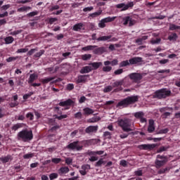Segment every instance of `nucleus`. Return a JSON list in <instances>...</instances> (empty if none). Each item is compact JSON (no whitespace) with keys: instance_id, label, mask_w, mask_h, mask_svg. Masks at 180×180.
<instances>
[{"instance_id":"obj_7","label":"nucleus","mask_w":180,"mask_h":180,"mask_svg":"<svg viewBox=\"0 0 180 180\" xmlns=\"http://www.w3.org/2000/svg\"><path fill=\"white\" fill-rule=\"evenodd\" d=\"M129 77L130 79H132L134 82H139V81L143 79V75L141 73H131Z\"/></svg>"},{"instance_id":"obj_34","label":"nucleus","mask_w":180,"mask_h":180,"mask_svg":"<svg viewBox=\"0 0 180 180\" xmlns=\"http://www.w3.org/2000/svg\"><path fill=\"white\" fill-rule=\"evenodd\" d=\"M170 169H171V168H169V167H166L165 169H160L159 171H158V174L159 175H161L162 174H165L166 172H169Z\"/></svg>"},{"instance_id":"obj_61","label":"nucleus","mask_w":180,"mask_h":180,"mask_svg":"<svg viewBox=\"0 0 180 180\" xmlns=\"http://www.w3.org/2000/svg\"><path fill=\"white\" fill-rule=\"evenodd\" d=\"M167 150H168V147L162 146L158 149V153H162V151H167Z\"/></svg>"},{"instance_id":"obj_13","label":"nucleus","mask_w":180,"mask_h":180,"mask_svg":"<svg viewBox=\"0 0 180 180\" xmlns=\"http://www.w3.org/2000/svg\"><path fill=\"white\" fill-rule=\"evenodd\" d=\"M102 62H94L89 63V65L91 67V71H93V70H98L99 67H102Z\"/></svg>"},{"instance_id":"obj_26","label":"nucleus","mask_w":180,"mask_h":180,"mask_svg":"<svg viewBox=\"0 0 180 180\" xmlns=\"http://www.w3.org/2000/svg\"><path fill=\"white\" fill-rule=\"evenodd\" d=\"M22 127H23V124L17 123L11 127V130L16 131L17 130H19V129H22Z\"/></svg>"},{"instance_id":"obj_58","label":"nucleus","mask_w":180,"mask_h":180,"mask_svg":"<svg viewBox=\"0 0 180 180\" xmlns=\"http://www.w3.org/2000/svg\"><path fill=\"white\" fill-rule=\"evenodd\" d=\"M21 32H22V30H16V31H14V32H11L10 33V34L11 36H16V34H20Z\"/></svg>"},{"instance_id":"obj_19","label":"nucleus","mask_w":180,"mask_h":180,"mask_svg":"<svg viewBox=\"0 0 180 180\" xmlns=\"http://www.w3.org/2000/svg\"><path fill=\"white\" fill-rule=\"evenodd\" d=\"M112 39V35L103 36L97 38V41H109Z\"/></svg>"},{"instance_id":"obj_17","label":"nucleus","mask_w":180,"mask_h":180,"mask_svg":"<svg viewBox=\"0 0 180 180\" xmlns=\"http://www.w3.org/2000/svg\"><path fill=\"white\" fill-rule=\"evenodd\" d=\"M166 162H167L166 160H156L155 162V167L158 169L161 168V167H164V165H165Z\"/></svg>"},{"instance_id":"obj_48","label":"nucleus","mask_w":180,"mask_h":180,"mask_svg":"<svg viewBox=\"0 0 180 180\" xmlns=\"http://www.w3.org/2000/svg\"><path fill=\"white\" fill-rule=\"evenodd\" d=\"M38 14H39V11H35L27 14V16H28V18H33V16H36V15H38Z\"/></svg>"},{"instance_id":"obj_11","label":"nucleus","mask_w":180,"mask_h":180,"mask_svg":"<svg viewBox=\"0 0 180 180\" xmlns=\"http://www.w3.org/2000/svg\"><path fill=\"white\" fill-rule=\"evenodd\" d=\"M131 6H133V3H129L128 4H124V3H122L117 4L116 6V8H117L118 9H121V8H122V11H127V9L131 8Z\"/></svg>"},{"instance_id":"obj_9","label":"nucleus","mask_w":180,"mask_h":180,"mask_svg":"<svg viewBox=\"0 0 180 180\" xmlns=\"http://www.w3.org/2000/svg\"><path fill=\"white\" fill-rule=\"evenodd\" d=\"M123 25L126 26V25H129V26H134V25H136V20H132V18L130 16H127L123 18Z\"/></svg>"},{"instance_id":"obj_38","label":"nucleus","mask_w":180,"mask_h":180,"mask_svg":"<svg viewBox=\"0 0 180 180\" xmlns=\"http://www.w3.org/2000/svg\"><path fill=\"white\" fill-rule=\"evenodd\" d=\"M84 115H93L94 113V110L89 108H86L84 110Z\"/></svg>"},{"instance_id":"obj_4","label":"nucleus","mask_w":180,"mask_h":180,"mask_svg":"<svg viewBox=\"0 0 180 180\" xmlns=\"http://www.w3.org/2000/svg\"><path fill=\"white\" fill-rule=\"evenodd\" d=\"M168 96H171V90L161 89L155 91L153 94V99H165Z\"/></svg>"},{"instance_id":"obj_2","label":"nucleus","mask_w":180,"mask_h":180,"mask_svg":"<svg viewBox=\"0 0 180 180\" xmlns=\"http://www.w3.org/2000/svg\"><path fill=\"white\" fill-rule=\"evenodd\" d=\"M17 139L19 141L26 143L33 139V131L32 130L23 129L18 132L17 134Z\"/></svg>"},{"instance_id":"obj_15","label":"nucleus","mask_w":180,"mask_h":180,"mask_svg":"<svg viewBox=\"0 0 180 180\" xmlns=\"http://www.w3.org/2000/svg\"><path fill=\"white\" fill-rule=\"evenodd\" d=\"M155 130V126H154V120H149V124L148 127V133H153Z\"/></svg>"},{"instance_id":"obj_24","label":"nucleus","mask_w":180,"mask_h":180,"mask_svg":"<svg viewBox=\"0 0 180 180\" xmlns=\"http://www.w3.org/2000/svg\"><path fill=\"white\" fill-rule=\"evenodd\" d=\"M123 84H124V79L116 81L112 84V88H117V86H122Z\"/></svg>"},{"instance_id":"obj_39","label":"nucleus","mask_w":180,"mask_h":180,"mask_svg":"<svg viewBox=\"0 0 180 180\" xmlns=\"http://www.w3.org/2000/svg\"><path fill=\"white\" fill-rule=\"evenodd\" d=\"M92 55L91 54H84L82 56V60L84 61H87V60H91Z\"/></svg>"},{"instance_id":"obj_18","label":"nucleus","mask_w":180,"mask_h":180,"mask_svg":"<svg viewBox=\"0 0 180 180\" xmlns=\"http://www.w3.org/2000/svg\"><path fill=\"white\" fill-rule=\"evenodd\" d=\"M119 64V60L117 59H113L112 61L106 60L104 62V65H117Z\"/></svg>"},{"instance_id":"obj_49","label":"nucleus","mask_w":180,"mask_h":180,"mask_svg":"<svg viewBox=\"0 0 180 180\" xmlns=\"http://www.w3.org/2000/svg\"><path fill=\"white\" fill-rule=\"evenodd\" d=\"M102 164H105L103 159L101 158L97 162H96L95 167H102Z\"/></svg>"},{"instance_id":"obj_44","label":"nucleus","mask_w":180,"mask_h":180,"mask_svg":"<svg viewBox=\"0 0 180 180\" xmlns=\"http://www.w3.org/2000/svg\"><path fill=\"white\" fill-rule=\"evenodd\" d=\"M134 175H136V176H143V170L141 169H138L136 171L134 172Z\"/></svg>"},{"instance_id":"obj_56","label":"nucleus","mask_w":180,"mask_h":180,"mask_svg":"<svg viewBox=\"0 0 180 180\" xmlns=\"http://www.w3.org/2000/svg\"><path fill=\"white\" fill-rule=\"evenodd\" d=\"M27 51H29L28 49H18L16 53H27Z\"/></svg>"},{"instance_id":"obj_46","label":"nucleus","mask_w":180,"mask_h":180,"mask_svg":"<svg viewBox=\"0 0 180 180\" xmlns=\"http://www.w3.org/2000/svg\"><path fill=\"white\" fill-rule=\"evenodd\" d=\"M178 29H180L179 26L176 25L174 24L169 25V30H178Z\"/></svg>"},{"instance_id":"obj_37","label":"nucleus","mask_w":180,"mask_h":180,"mask_svg":"<svg viewBox=\"0 0 180 180\" xmlns=\"http://www.w3.org/2000/svg\"><path fill=\"white\" fill-rule=\"evenodd\" d=\"M134 117L136 119H141V117H144V112L140 111L134 113Z\"/></svg>"},{"instance_id":"obj_6","label":"nucleus","mask_w":180,"mask_h":180,"mask_svg":"<svg viewBox=\"0 0 180 180\" xmlns=\"http://www.w3.org/2000/svg\"><path fill=\"white\" fill-rule=\"evenodd\" d=\"M79 143V141H78L70 143L69 145H68V148H69V150H76V151H81V150H82L83 146H79L78 144Z\"/></svg>"},{"instance_id":"obj_21","label":"nucleus","mask_w":180,"mask_h":180,"mask_svg":"<svg viewBox=\"0 0 180 180\" xmlns=\"http://www.w3.org/2000/svg\"><path fill=\"white\" fill-rule=\"evenodd\" d=\"M39 77V76H37V75L36 74H31L30 75V78L28 80V84H33V82H34V81H36V79H37V78Z\"/></svg>"},{"instance_id":"obj_23","label":"nucleus","mask_w":180,"mask_h":180,"mask_svg":"<svg viewBox=\"0 0 180 180\" xmlns=\"http://www.w3.org/2000/svg\"><path fill=\"white\" fill-rule=\"evenodd\" d=\"M99 120H101V117L98 116H94L91 118H89L87 120L88 123H96L97 122H99Z\"/></svg>"},{"instance_id":"obj_29","label":"nucleus","mask_w":180,"mask_h":180,"mask_svg":"<svg viewBox=\"0 0 180 180\" xmlns=\"http://www.w3.org/2000/svg\"><path fill=\"white\" fill-rule=\"evenodd\" d=\"M82 26H84V25L82 23H77V24H75L74 26H73V30L75 32H78V30H81V29H82Z\"/></svg>"},{"instance_id":"obj_41","label":"nucleus","mask_w":180,"mask_h":180,"mask_svg":"<svg viewBox=\"0 0 180 180\" xmlns=\"http://www.w3.org/2000/svg\"><path fill=\"white\" fill-rule=\"evenodd\" d=\"M103 72H110V71H112V67L109 65H105L103 67Z\"/></svg>"},{"instance_id":"obj_45","label":"nucleus","mask_w":180,"mask_h":180,"mask_svg":"<svg viewBox=\"0 0 180 180\" xmlns=\"http://www.w3.org/2000/svg\"><path fill=\"white\" fill-rule=\"evenodd\" d=\"M34 157V153H27L23 155L25 160H29V158H33Z\"/></svg>"},{"instance_id":"obj_43","label":"nucleus","mask_w":180,"mask_h":180,"mask_svg":"<svg viewBox=\"0 0 180 180\" xmlns=\"http://www.w3.org/2000/svg\"><path fill=\"white\" fill-rule=\"evenodd\" d=\"M43 54H44V50H40L39 52H37V53H35L34 55V57L35 58H38L39 57H41V56H43Z\"/></svg>"},{"instance_id":"obj_42","label":"nucleus","mask_w":180,"mask_h":180,"mask_svg":"<svg viewBox=\"0 0 180 180\" xmlns=\"http://www.w3.org/2000/svg\"><path fill=\"white\" fill-rule=\"evenodd\" d=\"M54 117L56 119H58V120H63V119H67V117H68V115H62L60 116H58L57 115H54Z\"/></svg>"},{"instance_id":"obj_40","label":"nucleus","mask_w":180,"mask_h":180,"mask_svg":"<svg viewBox=\"0 0 180 180\" xmlns=\"http://www.w3.org/2000/svg\"><path fill=\"white\" fill-rule=\"evenodd\" d=\"M168 39L170 41H172V40L175 41L178 39V35H176V33H173L169 36Z\"/></svg>"},{"instance_id":"obj_64","label":"nucleus","mask_w":180,"mask_h":180,"mask_svg":"<svg viewBox=\"0 0 180 180\" xmlns=\"http://www.w3.org/2000/svg\"><path fill=\"white\" fill-rule=\"evenodd\" d=\"M73 89H74V84H68L67 85L68 91H72Z\"/></svg>"},{"instance_id":"obj_16","label":"nucleus","mask_w":180,"mask_h":180,"mask_svg":"<svg viewBox=\"0 0 180 180\" xmlns=\"http://www.w3.org/2000/svg\"><path fill=\"white\" fill-rule=\"evenodd\" d=\"M92 71V67L89 65V66H84L80 70V74H88Z\"/></svg>"},{"instance_id":"obj_51","label":"nucleus","mask_w":180,"mask_h":180,"mask_svg":"<svg viewBox=\"0 0 180 180\" xmlns=\"http://www.w3.org/2000/svg\"><path fill=\"white\" fill-rule=\"evenodd\" d=\"M58 19L57 18H49V25H53V23L57 22Z\"/></svg>"},{"instance_id":"obj_1","label":"nucleus","mask_w":180,"mask_h":180,"mask_svg":"<svg viewBox=\"0 0 180 180\" xmlns=\"http://www.w3.org/2000/svg\"><path fill=\"white\" fill-rule=\"evenodd\" d=\"M118 126L122 128V130L125 133H129L134 130V127L131 126V122L129 119H121L117 121Z\"/></svg>"},{"instance_id":"obj_20","label":"nucleus","mask_w":180,"mask_h":180,"mask_svg":"<svg viewBox=\"0 0 180 180\" xmlns=\"http://www.w3.org/2000/svg\"><path fill=\"white\" fill-rule=\"evenodd\" d=\"M89 77V75H79V76H78L77 82L78 84H81V82H85V81H86V77Z\"/></svg>"},{"instance_id":"obj_3","label":"nucleus","mask_w":180,"mask_h":180,"mask_svg":"<svg viewBox=\"0 0 180 180\" xmlns=\"http://www.w3.org/2000/svg\"><path fill=\"white\" fill-rule=\"evenodd\" d=\"M139 96H128L127 98L120 101L117 105V108H120V106H122L123 108H127L129 105H133V103L139 102Z\"/></svg>"},{"instance_id":"obj_63","label":"nucleus","mask_w":180,"mask_h":180,"mask_svg":"<svg viewBox=\"0 0 180 180\" xmlns=\"http://www.w3.org/2000/svg\"><path fill=\"white\" fill-rule=\"evenodd\" d=\"M115 75H120V74H123V69H118L114 72Z\"/></svg>"},{"instance_id":"obj_27","label":"nucleus","mask_w":180,"mask_h":180,"mask_svg":"<svg viewBox=\"0 0 180 180\" xmlns=\"http://www.w3.org/2000/svg\"><path fill=\"white\" fill-rule=\"evenodd\" d=\"M102 15V10H98L97 12L89 14V18H92L93 19L95 18H98V16H101Z\"/></svg>"},{"instance_id":"obj_35","label":"nucleus","mask_w":180,"mask_h":180,"mask_svg":"<svg viewBox=\"0 0 180 180\" xmlns=\"http://www.w3.org/2000/svg\"><path fill=\"white\" fill-rule=\"evenodd\" d=\"M115 19H116V17H107L105 18H103V20L105 23H109L110 22H113V20H115Z\"/></svg>"},{"instance_id":"obj_36","label":"nucleus","mask_w":180,"mask_h":180,"mask_svg":"<svg viewBox=\"0 0 180 180\" xmlns=\"http://www.w3.org/2000/svg\"><path fill=\"white\" fill-rule=\"evenodd\" d=\"M127 65H131L130 61L129 60H123L120 63V67H127Z\"/></svg>"},{"instance_id":"obj_57","label":"nucleus","mask_w":180,"mask_h":180,"mask_svg":"<svg viewBox=\"0 0 180 180\" xmlns=\"http://www.w3.org/2000/svg\"><path fill=\"white\" fill-rule=\"evenodd\" d=\"M36 51H37V48L32 49L27 52V56H32L33 54H34V53H36Z\"/></svg>"},{"instance_id":"obj_28","label":"nucleus","mask_w":180,"mask_h":180,"mask_svg":"<svg viewBox=\"0 0 180 180\" xmlns=\"http://www.w3.org/2000/svg\"><path fill=\"white\" fill-rule=\"evenodd\" d=\"M56 77H46L44 79H41V82L42 84H49V82H51V81H53V79H55Z\"/></svg>"},{"instance_id":"obj_54","label":"nucleus","mask_w":180,"mask_h":180,"mask_svg":"<svg viewBox=\"0 0 180 180\" xmlns=\"http://www.w3.org/2000/svg\"><path fill=\"white\" fill-rule=\"evenodd\" d=\"M49 178L51 180L56 179L58 178V174L57 173H52L49 175Z\"/></svg>"},{"instance_id":"obj_14","label":"nucleus","mask_w":180,"mask_h":180,"mask_svg":"<svg viewBox=\"0 0 180 180\" xmlns=\"http://www.w3.org/2000/svg\"><path fill=\"white\" fill-rule=\"evenodd\" d=\"M106 51H108L106 48L104 46H101V47L95 49L93 51V53L94 54H103V53H106Z\"/></svg>"},{"instance_id":"obj_52","label":"nucleus","mask_w":180,"mask_h":180,"mask_svg":"<svg viewBox=\"0 0 180 180\" xmlns=\"http://www.w3.org/2000/svg\"><path fill=\"white\" fill-rule=\"evenodd\" d=\"M98 27H100L101 29H103V27H106V24L103 19L99 22Z\"/></svg>"},{"instance_id":"obj_8","label":"nucleus","mask_w":180,"mask_h":180,"mask_svg":"<svg viewBox=\"0 0 180 180\" xmlns=\"http://www.w3.org/2000/svg\"><path fill=\"white\" fill-rule=\"evenodd\" d=\"M98 125L96 126H89L85 129V133L87 134H94V133H96L98 131Z\"/></svg>"},{"instance_id":"obj_31","label":"nucleus","mask_w":180,"mask_h":180,"mask_svg":"<svg viewBox=\"0 0 180 180\" xmlns=\"http://www.w3.org/2000/svg\"><path fill=\"white\" fill-rule=\"evenodd\" d=\"M32 9V7L30 6H22L19 8H18V12H27V11Z\"/></svg>"},{"instance_id":"obj_30","label":"nucleus","mask_w":180,"mask_h":180,"mask_svg":"<svg viewBox=\"0 0 180 180\" xmlns=\"http://www.w3.org/2000/svg\"><path fill=\"white\" fill-rule=\"evenodd\" d=\"M15 39L13 38V37H7L4 39V41L6 44H12L13 43Z\"/></svg>"},{"instance_id":"obj_25","label":"nucleus","mask_w":180,"mask_h":180,"mask_svg":"<svg viewBox=\"0 0 180 180\" xmlns=\"http://www.w3.org/2000/svg\"><path fill=\"white\" fill-rule=\"evenodd\" d=\"M11 160V157L9 155L5 157L0 158V161L3 162V164H6V162H9Z\"/></svg>"},{"instance_id":"obj_5","label":"nucleus","mask_w":180,"mask_h":180,"mask_svg":"<svg viewBox=\"0 0 180 180\" xmlns=\"http://www.w3.org/2000/svg\"><path fill=\"white\" fill-rule=\"evenodd\" d=\"M129 61L131 65H141L144 64V60H143V58L141 57H134L130 58Z\"/></svg>"},{"instance_id":"obj_59","label":"nucleus","mask_w":180,"mask_h":180,"mask_svg":"<svg viewBox=\"0 0 180 180\" xmlns=\"http://www.w3.org/2000/svg\"><path fill=\"white\" fill-rule=\"evenodd\" d=\"M161 42V39H153L150 43L152 44H159V43Z\"/></svg>"},{"instance_id":"obj_50","label":"nucleus","mask_w":180,"mask_h":180,"mask_svg":"<svg viewBox=\"0 0 180 180\" xmlns=\"http://www.w3.org/2000/svg\"><path fill=\"white\" fill-rule=\"evenodd\" d=\"M58 9H60V6L58 5L51 6V8H49V11L53 12V11H58Z\"/></svg>"},{"instance_id":"obj_32","label":"nucleus","mask_w":180,"mask_h":180,"mask_svg":"<svg viewBox=\"0 0 180 180\" xmlns=\"http://www.w3.org/2000/svg\"><path fill=\"white\" fill-rule=\"evenodd\" d=\"M59 172L60 174H67L70 172V169L68 168V167H63L60 168Z\"/></svg>"},{"instance_id":"obj_33","label":"nucleus","mask_w":180,"mask_h":180,"mask_svg":"<svg viewBox=\"0 0 180 180\" xmlns=\"http://www.w3.org/2000/svg\"><path fill=\"white\" fill-rule=\"evenodd\" d=\"M20 58H22V57H20V56L9 57V58H8L6 60V61L7 63H12V61H16V60L20 59Z\"/></svg>"},{"instance_id":"obj_12","label":"nucleus","mask_w":180,"mask_h":180,"mask_svg":"<svg viewBox=\"0 0 180 180\" xmlns=\"http://www.w3.org/2000/svg\"><path fill=\"white\" fill-rule=\"evenodd\" d=\"M75 103V101L69 98V99L66 100L65 101L60 102L59 106H71L72 105H74Z\"/></svg>"},{"instance_id":"obj_53","label":"nucleus","mask_w":180,"mask_h":180,"mask_svg":"<svg viewBox=\"0 0 180 180\" xmlns=\"http://www.w3.org/2000/svg\"><path fill=\"white\" fill-rule=\"evenodd\" d=\"M112 89H113V86H108L105 88H104L103 92L105 93L110 92V91H112Z\"/></svg>"},{"instance_id":"obj_62","label":"nucleus","mask_w":180,"mask_h":180,"mask_svg":"<svg viewBox=\"0 0 180 180\" xmlns=\"http://www.w3.org/2000/svg\"><path fill=\"white\" fill-rule=\"evenodd\" d=\"M65 164H67L68 165H70V164H72V158H67L65 159Z\"/></svg>"},{"instance_id":"obj_60","label":"nucleus","mask_w":180,"mask_h":180,"mask_svg":"<svg viewBox=\"0 0 180 180\" xmlns=\"http://www.w3.org/2000/svg\"><path fill=\"white\" fill-rule=\"evenodd\" d=\"M91 11H94V6L86 7L83 9V12H91Z\"/></svg>"},{"instance_id":"obj_55","label":"nucleus","mask_w":180,"mask_h":180,"mask_svg":"<svg viewBox=\"0 0 180 180\" xmlns=\"http://www.w3.org/2000/svg\"><path fill=\"white\" fill-rule=\"evenodd\" d=\"M26 117L27 119H30V120H33L34 117V115H33V113L32 112H28L27 115H26Z\"/></svg>"},{"instance_id":"obj_10","label":"nucleus","mask_w":180,"mask_h":180,"mask_svg":"<svg viewBox=\"0 0 180 180\" xmlns=\"http://www.w3.org/2000/svg\"><path fill=\"white\" fill-rule=\"evenodd\" d=\"M139 150H153L155 148V144H142L137 147Z\"/></svg>"},{"instance_id":"obj_47","label":"nucleus","mask_w":180,"mask_h":180,"mask_svg":"<svg viewBox=\"0 0 180 180\" xmlns=\"http://www.w3.org/2000/svg\"><path fill=\"white\" fill-rule=\"evenodd\" d=\"M51 162L53 164H60V162H61V158H53L51 159Z\"/></svg>"},{"instance_id":"obj_22","label":"nucleus","mask_w":180,"mask_h":180,"mask_svg":"<svg viewBox=\"0 0 180 180\" xmlns=\"http://www.w3.org/2000/svg\"><path fill=\"white\" fill-rule=\"evenodd\" d=\"M96 47H98V46L89 45V46L83 47L82 49V50H83V51H91L92 50H94V49H96Z\"/></svg>"}]
</instances>
